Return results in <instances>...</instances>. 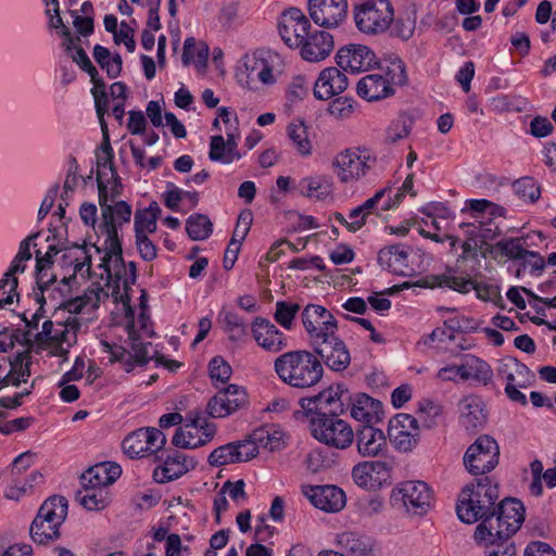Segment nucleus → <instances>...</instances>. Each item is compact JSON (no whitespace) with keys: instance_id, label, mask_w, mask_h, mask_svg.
Segmentation results:
<instances>
[{"instance_id":"obj_56","label":"nucleus","mask_w":556,"mask_h":556,"mask_svg":"<svg viewBox=\"0 0 556 556\" xmlns=\"http://www.w3.org/2000/svg\"><path fill=\"white\" fill-rule=\"evenodd\" d=\"M235 445V456L237 463L248 462L258 454V445L251 438V434L240 441L231 442Z\"/></svg>"},{"instance_id":"obj_18","label":"nucleus","mask_w":556,"mask_h":556,"mask_svg":"<svg viewBox=\"0 0 556 556\" xmlns=\"http://www.w3.org/2000/svg\"><path fill=\"white\" fill-rule=\"evenodd\" d=\"M237 77L240 84L251 89L253 88L251 84L256 79L265 85H273L276 81L273 68L262 52L245 54Z\"/></svg>"},{"instance_id":"obj_34","label":"nucleus","mask_w":556,"mask_h":556,"mask_svg":"<svg viewBox=\"0 0 556 556\" xmlns=\"http://www.w3.org/2000/svg\"><path fill=\"white\" fill-rule=\"evenodd\" d=\"M157 202L153 201L143 210H137L135 214V233H153L156 231V222L161 214Z\"/></svg>"},{"instance_id":"obj_6","label":"nucleus","mask_w":556,"mask_h":556,"mask_svg":"<svg viewBox=\"0 0 556 556\" xmlns=\"http://www.w3.org/2000/svg\"><path fill=\"white\" fill-rule=\"evenodd\" d=\"M279 34L285 43L294 49H301V56L313 62V46L311 43V22L296 8H290L281 13L278 21Z\"/></svg>"},{"instance_id":"obj_26","label":"nucleus","mask_w":556,"mask_h":556,"mask_svg":"<svg viewBox=\"0 0 556 556\" xmlns=\"http://www.w3.org/2000/svg\"><path fill=\"white\" fill-rule=\"evenodd\" d=\"M346 400L351 401V416L354 419L365 422L364 425H370L381 419L380 413L382 405L380 401L365 393H358L354 399L348 395Z\"/></svg>"},{"instance_id":"obj_8","label":"nucleus","mask_w":556,"mask_h":556,"mask_svg":"<svg viewBox=\"0 0 556 556\" xmlns=\"http://www.w3.org/2000/svg\"><path fill=\"white\" fill-rule=\"evenodd\" d=\"M354 21L357 29L367 35L382 34L393 21L390 0H365L354 5Z\"/></svg>"},{"instance_id":"obj_1","label":"nucleus","mask_w":556,"mask_h":556,"mask_svg":"<svg viewBox=\"0 0 556 556\" xmlns=\"http://www.w3.org/2000/svg\"><path fill=\"white\" fill-rule=\"evenodd\" d=\"M498 497V485L490 477L484 476L466 484L458 495L456 505L459 520L470 525L479 520L483 523L491 519L496 520V525L506 504L515 506L517 516L525 518V506L519 500L506 497L496 505Z\"/></svg>"},{"instance_id":"obj_61","label":"nucleus","mask_w":556,"mask_h":556,"mask_svg":"<svg viewBox=\"0 0 556 556\" xmlns=\"http://www.w3.org/2000/svg\"><path fill=\"white\" fill-rule=\"evenodd\" d=\"M371 468H375V466L369 462H362L353 467L352 477L358 486L365 489L374 486Z\"/></svg>"},{"instance_id":"obj_9","label":"nucleus","mask_w":556,"mask_h":556,"mask_svg":"<svg viewBox=\"0 0 556 556\" xmlns=\"http://www.w3.org/2000/svg\"><path fill=\"white\" fill-rule=\"evenodd\" d=\"M500 446L490 435H480L467 448L463 462L469 473L483 476L498 464Z\"/></svg>"},{"instance_id":"obj_20","label":"nucleus","mask_w":556,"mask_h":556,"mask_svg":"<svg viewBox=\"0 0 556 556\" xmlns=\"http://www.w3.org/2000/svg\"><path fill=\"white\" fill-rule=\"evenodd\" d=\"M348 391L342 384L330 386L315 395V418L340 416L344 410Z\"/></svg>"},{"instance_id":"obj_44","label":"nucleus","mask_w":556,"mask_h":556,"mask_svg":"<svg viewBox=\"0 0 556 556\" xmlns=\"http://www.w3.org/2000/svg\"><path fill=\"white\" fill-rule=\"evenodd\" d=\"M143 434L142 429H138L124 439L122 443L123 451L130 458L148 456Z\"/></svg>"},{"instance_id":"obj_12","label":"nucleus","mask_w":556,"mask_h":556,"mask_svg":"<svg viewBox=\"0 0 556 556\" xmlns=\"http://www.w3.org/2000/svg\"><path fill=\"white\" fill-rule=\"evenodd\" d=\"M248 404L249 400L245 389L237 384H229L208 401L206 413L212 418H225L247 407Z\"/></svg>"},{"instance_id":"obj_62","label":"nucleus","mask_w":556,"mask_h":556,"mask_svg":"<svg viewBox=\"0 0 556 556\" xmlns=\"http://www.w3.org/2000/svg\"><path fill=\"white\" fill-rule=\"evenodd\" d=\"M104 350L110 353L112 361L125 362V370L130 371L134 363H131L132 356L124 346L117 344H110L108 341H101Z\"/></svg>"},{"instance_id":"obj_64","label":"nucleus","mask_w":556,"mask_h":556,"mask_svg":"<svg viewBox=\"0 0 556 556\" xmlns=\"http://www.w3.org/2000/svg\"><path fill=\"white\" fill-rule=\"evenodd\" d=\"M441 410L440 407L431 402H427L425 405H420L418 409V421L426 428H432L437 425V418Z\"/></svg>"},{"instance_id":"obj_17","label":"nucleus","mask_w":556,"mask_h":556,"mask_svg":"<svg viewBox=\"0 0 556 556\" xmlns=\"http://www.w3.org/2000/svg\"><path fill=\"white\" fill-rule=\"evenodd\" d=\"M121 227L122 226L116 222H112L111 215H109V208H104V214H102V228L106 235L105 254L102 257L100 268L104 270L108 281L112 278L111 262H113L115 266H125L122 243L118 237V229Z\"/></svg>"},{"instance_id":"obj_10","label":"nucleus","mask_w":556,"mask_h":556,"mask_svg":"<svg viewBox=\"0 0 556 556\" xmlns=\"http://www.w3.org/2000/svg\"><path fill=\"white\" fill-rule=\"evenodd\" d=\"M354 439L351 426L339 416L315 418V440L328 447L344 450Z\"/></svg>"},{"instance_id":"obj_4","label":"nucleus","mask_w":556,"mask_h":556,"mask_svg":"<svg viewBox=\"0 0 556 556\" xmlns=\"http://www.w3.org/2000/svg\"><path fill=\"white\" fill-rule=\"evenodd\" d=\"M68 502L64 496L53 495L46 500L30 525V535L35 543L47 544L60 538L59 528L67 517Z\"/></svg>"},{"instance_id":"obj_42","label":"nucleus","mask_w":556,"mask_h":556,"mask_svg":"<svg viewBox=\"0 0 556 556\" xmlns=\"http://www.w3.org/2000/svg\"><path fill=\"white\" fill-rule=\"evenodd\" d=\"M11 366V374H15L16 378L12 380L14 387H18L21 382H26V378L30 376L31 356L29 352H17L14 357H8Z\"/></svg>"},{"instance_id":"obj_48","label":"nucleus","mask_w":556,"mask_h":556,"mask_svg":"<svg viewBox=\"0 0 556 556\" xmlns=\"http://www.w3.org/2000/svg\"><path fill=\"white\" fill-rule=\"evenodd\" d=\"M200 431L194 429L178 428L172 439L173 445L180 448H197L203 446Z\"/></svg>"},{"instance_id":"obj_19","label":"nucleus","mask_w":556,"mask_h":556,"mask_svg":"<svg viewBox=\"0 0 556 556\" xmlns=\"http://www.w3.org/2000/svg\"><path fill=\"white\" fill-rule=\"evenodd\" d=\"M251 330L257 344L268 352L277 353L288 346L285 333L266 318L256 317Z\"/></svg>"},{"instance_id":"obj_39","label":"nucleus","mask_w":556,"mask_h":556,"mask_svg":"<svg viewBox=\"0 0 556 556\" xmlns=\"http://www.w3.org/2000/svg\"><path fill=\"white\" fill-rule=\"evenodd\" d=\"M186 231L193 241L205 240L213 232V224L204 214H192L187 218Z\"/></svg>"},{"instance_id":"obj_53","label":"nucleus","mask_w":556,"mask_h":556,"mask_svg":"<svg viewBox=\"0 0 556 556\" xmlns=\"http://www.w3.org/2000/svg\"><path fill=\"white\" fill-rule=\"evenodd\" d=\"M208 372L212 381L226 383L231 377L232 369L222 356H215L208 363Z\"/></svg>"},{"instance_id":"obj_35","label":"nucleus","mask_w":556,"mask_h":556,"mask_svg":"<svg viewBox=\"0 0 556 556\" xmlns=\"http://www.w3.org/2000/svg\"><path fill=\"white\" fill-rule=\"evenodd\" d=\"M466 207L475 213V219L485 220L491 224L494 217L504 216L506 210L486 199H472L466 202Z\"/></svg>"},{"instance_id":"obj_24","label":"nucleus","mask_w":556,"mask_h":556,"mask_svg":"<svg viewBox=\"0 0 556 556\" xmlns=\"http://www.w3.org/2000/svg\"><path fill=\"white\" fill-rule=\"evenodd\" d=\"M346 12V0H315V25L336 28Z\"/></svg>"},{"instance_id":"obj_7","label":"nucleus","mask_w":556,"mask_h":556,"mask_svg":"<svg viewBox=\"0 0 556 556\" xmlns=\"http://www.w3.org/2000/svg\"><path fill=\"white\" fill-rule=\"evenodd\" d=\"M278 377L293 388L313 386V354L307 351L287 352L275 361Z\"/></svg>"},{"instance_id":"obj_58","label":"nucleus","mask_w":556,"mask_h":556,"mask_svg":"<svg viewBox=\"0 0 556 556\" xmlns=\"http://www.w3.org/2000/svg\"><path fill=\"white\" fill-rule=\"evenodd\" d=\"M141 429L144 433L143 439L147 445L148 455H153L164 447L166 444V437L160 429L153 427Z\"/></svg>"},{"instance_id":"obj_13","label":"nucleus","mask_w":556,"mask_h":556,"mask_svg":"<svg viewBox=\"0 0 556 556\" xmlns=\"http://www.w3.org/2000/svg\"><path fill=\"white\" fill-rule=\"evenodd\" d=\"M388 435L397 451L410 452L419 439L417 418L408 414H397L389 421Z\"/></svg>"},{"instance_id":"obj_5","label":"nucleus","mask_w":556,"mask_h":556,"mask_svg":"<svg viewBox=\"0 0 556 556\" xmlns=\"http://www.w3.org/2000/svg\"><path fill=\"white\" fill-rule=\"evenodd\" d=\"M337 320L332 315L323 321V327H315V354L332 370L345 369L351 361L350 353L342 340L336 336Z\"/></svg>"},{"instance_id":"obj_49","label":"nucleus","mask_w":556,"mask_h":556,"mask_svg":"<svg viewBox=\"0 0 556 556\" xmlns=\"http://www.w3.org/2000/svg\"><path fill=\"white\" fill-rule=\"evenodd\" d=\"M413 119L406 115H400L394 119L387 129V140L389 142H396L401 139L406 138L413 128Z\"/></svg>"},{"instance_id":"obj_40","label":"nucleus","mask_w":556,"mask_h":556,"mask_svg":"<svg viewBox=\"0 0 556 556\" xmlns=\"http://www.w3.org/2000/svg\"><path fill=\"white\" fill-rule=\"evenodd\" d=\"M62 260L70 263L75 262L73 274L68 277H63L59 287L54 290L59 292L62 298H67L72 294L73 285L77 283L76 274L83 270L85 262H80V256L70 249L62 255Z\"/></svg>"},{"instance_id":"obj_37","label":"nucleus","mask_w":556,"mask_h":556,"mask_svg":"<svg viewBox=\"0 0 556 556\" xmlns=\"http://www.w3.org/2000/svg\"><path fill=\"white\" fill-rule=\"evenodd\" d=\"M525 245L523 238H508L496 242L490 248V251L509 260L521 261L528 252Z\"/></svg>"},{"instance_id":"obj_43","label":"nucleus","mask_w":556,"mask_h":556,"mask_svg":"<svg viewBox=\"0 0 556 556\" xmlns=\"http://www.w3.org/2000/svg\"><path fill=\"white\" fill-rule=\"evenodd\" d=\"M42 482V473L38 470L31 471L24 482L14 480V482L7 488L5 497L18 501L23 495L27 493L28 490H31L35 485H38Z\"/></svg>"},{"instance_id":"obj_57","label":"nucleus","mask_w":556,"mask_h":556,"mask_svg":"<svg viewBox=\"0 0 556 556\" xmlns=\"http://www.w3.org/2000/svg\"><path fill=\"white\" fill-rule=\"evenodd\" d=\"M334 48L333 36L326 30H315V61L326 59Z\"/></svg>"},{"instance_id":"obj_3","label":"nucleus","mask_w":556,"mask_h":556,"mask_svg":"<svg viewBox=\"0 0 556 556\" xmlns=\"http://www.w3.org/2000/svg\"><path fill=\"white\" fill-rule=\"evenodd\" d=\"M407 80L405 63L399 56H392L379 66V73L362 77L356 91L367 101H379L392 97L395 88L406 85Z\"/></svg>"},{"instance_id":"obj_21","label":"nucleus","mask_w":556,"mask_h":556,"mask_svg":"<svg viewBox=\"0 0 556 556\" xmlns=\"http://www.w3.org/2000/svg\"><path fill=\"white\" fill-rule=\"evenodd\" d=\"M356 447L362 457L379 456L387 447L386 435L371 425H362L356 430Z\"/></svg>"},{"instance_id":"obj_54","label":"nucleus","mask_w":556,"mask_h":556,"mask_svg":"<svg viewBox=\"0 0 556 556\" xmlns=\"http://www.w3.org/2000/svg\"><path fill=\"white\" fill-rule=\"evenodd\" d=\"M300 309L299 304H292L285 301L276 303L275 320L286 329H290L292 321Z\"/></svg>"},{"instance_id":"obj_50","label":"nucleus","mask_w":556,"mask_h":556,"mask_svg":"<svg viewBox=\"0 0 556 556\" xmlns=\"http://www.w3.org/2000/svg\"><path fill=\"white\" fill-rule=\"evenodd\" d=\"M416 21L409 14L393 16V21L390 24V34L393 37H397L402 40H408L415 30Z\"/></svg>"},{"instance_id":"obj_31","label":"nucleus","mask_w":556,"mask_h":556,"mask_svg":"<svg viewBox=\"0 0 556 556\" xmlns=\"http://www.w3.org/2000/svg\"><path fill=\"white\" fill-rule=\"evenodd\" d=\"M409 248L404 244H393L381 249L378 253V263L396 273L399 269L408 266Z\"/></svg>"},{"instance_id":"obj_28","label":"nucleus","mask_w":556,"mask_h":556,"mask_svg":"<svg viewBox=\"0 0 556 556\" xmlns=\"http://www.w3.org/2000/svg\"><path fill=\"white\" fill-rule=\"evenodd\" d=\"M98 191L101 214H104V208H109V215H111L112 222H116L119 226L130 222L132 211L131 206L126 201H117L114 205L108 204V184L102 181V173L98 174Z\"/></svg>"},{"instance_id":"obj_30","label":"nucleus","mask_w":556,"mask_h":556,"mask_svg":"<svg viewBox=\"0 0 556 556\" xmlns=\"http://www.w3.org/2000/svg\"><path fill=\"white\" fill-rule=\"evenodd\" d=\"M101 294L108 296V293L103 291V288L98 282H93L83 295L70 299L60 304L59 307L67 311L71 314H79L84 309L90 307L92 309L98 308Z\"/></svg>"},{"instance_id":"obj_15","label":"nucleus","mask_w":556,"mask_h":556,"mask_svg":"<svg viewBox=\"0 0 556 556\" xmlns=\"http://www.w3.org/2000/svg\"><path fill=\"white\" fill-rule=\"evenodd\" d=\"M337 63L345 72L357 74L378 64L375 52L367 46L350 43L337 53Z\"/></svg>"},{"instance_id":"obj_45","label":"nucleus","mask_w":556,"mask_h":556,"mask_svg":"<svg viewBox=\"0 0 556 556\" xmlns=\"http://www.w3.org/2000/svg\"><path fill=\"white\" fill-rule=\"evenodd\" d=\"M223 321L226 330L229 332V339L232 341H242L248 336V327L244 319L236 313L226 312L223 315Z\"/></svg>"},{"instance_id":"obj_60","label":"nucleus","mask_w":556,"mask_h":556,"mask_svg":"<svg viewBox=\"0 0 556 556\" xmlns=\"http://www.w3.org/2000/svg\"><path fill=\"white\" fill-rule=\"evenodd\" d=\"M327 112L337 119L349 118L353 112V100L339 97L328 103Z\"/></svg>"},{"instance_id":"obj_11","label":"nucleus","mask_w":556,"mask_h":556,"mask_svg":"<svg viewBox=\"0 0 556 556\" xmlns=\"http://www.w3.org/2000/svg\"><path fill=\"white\" fill-rule=\"evenodd\" d=\"M392 498L400 501L408 513L424 516L431 507L432 492L424 481H405L393 491Z\"/></svg>"},{"instance_id":"obj_16","label":"nucleus","mask_w":556,"mask_h":556,"mask_svg":"<svg viewBox=\"0 0 556 556\" xmlns=\"http://www.w3.org/2000/svg\"><path fill=\"white\" fill-rule=\"evenodd\" d=\"M157 458L162 459L163 464L153 470V479L155 482L162 484L179 479L188 471L193 470L198 465V462L193 457L179 451L167 453L166 457H164L163 453L161 456H157Z\"/></svg>"},{"instance_id":"obj_2","label":"nucleus","mask_w":556,"mask_h":556,"mask_svg":"<svg viewBox=\"0 0 556 556\" xmlns=\"http://www.w3.org/2000/svg\"><path fill=\"white\" fill-rule=\"evenodd\" d=\"M506 504L502 516L496 520H485L475 530L473 539L478 545L485 548L484 556H516L513 535L520 529L525 518L517 516L515 506Z\"/></svg>"},{"instance_id":"obj_14","label":"nucleus","mask_w":556,"mask_h":556,"mask_svg":"<svg viewBox=\"0 0 556 556\" xmlns=\"http://www.w3.org/2000/svg\"><path fill=\"white\" fill-rule=\"evenodd\" d=\"M375 163L367 152H355L345 150L338 154L333 161V166L338 168V177L344 182H352L364 177Z\"/></svg>"},{"instance_id":"obj_47","label":"nucleus","mask_w":556,"mask_h":556,"mask_svg":"<svg viewBox=\"0 0 556 556\" xmlns=\"http://www.w3.org/2000/svg\"><path fill=\"white\" fill-rule=\"evenodd\" d=\"M513 189L520 199L528 200L531 203L538 201L541 195L540 186L531 177L517 179L513 185Z\"/></svg>"},{"instance_id":"obj_59","label":"nucleus","mask_w":556,"mask_h":556,"mask_svg":"<svg viewBox=\"0 0 556 556\" xmlns=\"http://www.w3.org/2000/svg\"><path fill=\"white\" fill-rule=\"evenodd\" d=\"M208 157L213 162H220L224 164L232 163V159L226 148L225 138L222 135L213 136L210 142Z\"/></svg>"},{"instance_id":"obj_33","label":"nucleus","mask_w":556,"mask_h":556,"mask_svg":"<svg viewBox=\"0 0 556 556\" xmlns=\"http://www.w3.org/2000/svg\"><path fill=\"white\" fill-rule=\"evenodd\" d=\"M338 542L346 553L353 556H366L372 548L369 538L355 532H344L340 534Z\"/></svg>"},{"instance_id":"obj_41","label":"nucleus","mask_w":556,"mask_h":556,"mask_svg":"<svg viewBox=\"0 0 556 556\" xmlns=\"http://www.w3.org/2000/svg\"><path fill=\"white\" fill-rule=\"evenodd\" d=\"M195 39L193 37H188L184 42V52L181 55V60L185 66H188L192 60H194L197 66L205 68L207 66L208 61V46L204 42H200L195 54H193V49L195 48Z\"/></svg>"},{"instance_id":"obj_29","label":"nucleus","mask_w":556,"mask_h":556,"mask_svg":"<svg viewBox=\"0 0 556 556\" xmlns=\"http://www.w3.org/2000/svg\"><path fill=\"white\" fill-rule=\"evenodd\" d=\"M40 236V232H34L27 236L25 239H23L20 242L18 251L16 255L14 256L13 261L11 262L10 267L5 271V279L3 283H7L5 281L11 280V283L13 287L18 286V279L16 277V274H23L26 269V265L24 262H27L31 258V252H30V245L33 244L36 247V243L34 241Z\"/></svg>"},{"instance_id":"obj_27","label":"nucleus","mask_w":556,"mask_h":556,"mask_svg":"<svg viewBox=\"0 0 556 556\" xmlns=\"http://www.w3.org/2000/svg\"><path fill=\"white\" fill-rule=\"evenodd\" d=\"M346 496L334 484L315 485V508L326 513H338L344 508Z\"/></svg>"},{"instance_id":"obj_46","label":"nucleus","mask_w":556,"mask_h":556,"mask_svg":"<svg viewBox=\"0 0 556 556\" xmlns=\"http://www.w3.org/2000/svg\"><path fill=\"white\" fill-rule=\"evenodd\" d=\"M490 225L489 222L475 219L472 223H462L459 227L465 229L468 239L475 240L477 236H480L483 240H493L500 231L498 227L493 229Z\"/></svg>"},{"instance_id":"obj_51","label":"nucleus","mask_w":556,"mask_h":556,"mask_svg":"<svg viewBox=\"0 0 556 556\" xmlns=\"http://www.w3.org/2000/svg\"><path fill=\"white\" fill-rule=\"evenodd\" d=\"M251 438L256 444L269 451H276L282 447L281 433L279 431H269L266 428H260L251 433Z\"/></svg>"},{"instance_id":"obj_32","label":"nucleus","mask_w":556,"mask_h":556,"mask_svg":"<svg viewBox=\"0 0 556 556\" xmlns=\"http://www.w3.org/2000/svg\"><path fill=\"white\" fill-rule=\"evenodd\" d=\"M76 501L88 510H100L109 505L110 495L105 488L83 486L76 493Z\"/></svg>"},{"instance_id":"obj_36","label":"nucleus","mask_w":556,"mask_h":556,"mask_svg":"<svg viewBox=\"0 0 556 556\" xmlns=\"http://www.w3.org/2000/svg\"><path fill=\"white\" fill-rule=\"evenodd\" d=\"M288 136L301 155H309L312 152L308 139V126L302 118L292 121L288 126Z\"/></svg>"},{"instance_id":"obj_23","label":"nucleus","mask_w":556,"mask_h":556,"mask_svg":"<svg viewBox=\"0 0 556 556\" xmlns=\"http://www.w3.org/2000/svg\"><path fill=\"white\" fill-rule=\"evenodd\" d=\"M348 87V77L337 67L320 72L315 80V98L327 100L343 92Z\"/></svg>"},{"instance_id":"obj_38","label":"nucleus","mask_w":556,"mask_h":556,"mask_svg":"<svg viewBox=\"0 0 556 556\" xmlns=\"http://www.w3.org/2000/svg\"><path fill=\"white\" fill-rule=\"evenodd\" d=\"M465 368L468 369V376L471 380L483 386H486L492 381L493 370L491 366L485 361L475 355H465Z\"/></svg>"},{"instance_id":"obj_52","label":"nucleus","mask_w":556,"mask_h":556,"mask_svg":"<svg viewBox=\"0 0 556 556\" xmlns=\"http://www.w3.org/2000/svg\"><path fill=\"white\" fill-rule=\"evenodd\" d=\"M207 463L213 467H220L229 464L237 463L235 456V445L227 443L225 445L218 446L207 457Z\"/></svg>"},{"instance_id":"obj_25","label":"nucleus","mask_w":556,"mask_h":556,"mask_svg":"<svg viewBox=\"0 0 556 556\" xmlns=\"http://www.w3.org/2000/svg\"><path fill=\"white\" fill-rule=\"evenodd\" d=\"M459 421L467 430H476L486 421L484 403L477 395H467L458 403Z\"/></svg>"},{"instance_id":"obj_63","label":"nucleus","mask_w":556,"mask_h":556,"mask_svg":"<svg viewBox=\"0 0 556 556\" xmlns=\"http://www.w3.org/2000/svg\"><path fill=\"white\" fill-rule=\"evenodd\" d=\"M300 409L294 410L296 421L308 422V429L313 433V396H304L299 400Z\"/></svg>"},{"instance_id":"obj_22","label":"nucleus","mask_w":556,"mask_h":556,"mask_svg":"<svg viewBox=\"0 0 556 556\" xmlns=\"http://www.w3.org/2000/svg\"><path fill=\"white\" fill-rule=\"evenodd\" d=\"M122 475L117 463L103 462L89 467L80 475L81 486L105 488L113 484Z\"/></svg>"},{"instance_id":"obj_55","label":"nucleus","mask_w":556,"mask_h":556,"mask_svg":"<svg viewBox=\"0 0 556 556\" xmlns=\"http://www.w3.org/2000/svg\"><path fill=\"white\" fill-rule=\"evenodd\" d=\"M513 372H516L519 378L523 379L525 375L528 376V366L516 357L503 358L497 367V375L507 380Z\"/></svg>"}]
</instances>
